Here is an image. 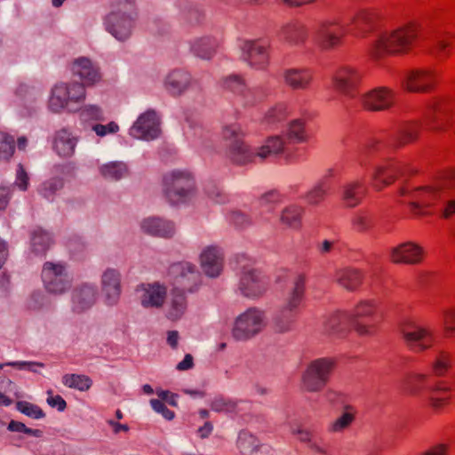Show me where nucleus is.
Returning a JSON list of instances; mask_svg holds the SVG:
<instances>
[{
  "label": "nucleus",
  "instance_id": "nucleus-47",
  "mask_svg": "<svg viewBox=\"0 0 455 455\" xmlns=\"http://www.w3.org/2000/svg\"><path fill=\"white\" fill-rule=\"evenodd\" d=\"M63 186V180L59 177H54L43 182L38 187L37 191L44 198L52 201L56 193L62 189Z\"/></svg>",
  "mask_w": 455,
  "mask_h": 455
},
{
  "label": "nucleus",
  "instance_id": "nucleus-37",
  "mask_svg": "<svg viewBox=\"0 0 455 455\" xmlns=\"http://www.w3.org/2000/svg\"><path fill=\"white\" fill-rule=\"evenodd\" d=\"M285 83L294 90H306L312 75L307 69L290 68L283 74Z\"/></svg>",
  "mask_w": 455,
  "mask_h": 455
},
{
  "label": "nucleus",
  "instance_id": "nucleus-29",
  "mask_svg": "<svg viewBox=\"0 0 455 455\" xmlns=\"http://www.w3.org/2000/svg\"><path fill=\"white\" fill-rule=\"evenodd\" d=\"M434 77L427 70L418 69L409 72L403 81L410 92H427L433 84Z\"/></svg>",
  "mask_w": 455,
  "mask_h": 455
},
{
  "label": "nucleus",
  "instance_id": "nucleus-40",
  "mask_svg": "<svg viewBox=\"0 0 455 455\" xmlns=\"http://www.w3.org/2000/svg\"><path fill=\"white\" fill-rule=\"evenodd\" d=\"M364 195V186L361 181H351L342 188V200L347 207L358 205Z\"/></svg>",
  "mask_w": 455,
  "mask_h": 455
},
{
  "label": "nucleus",
  "instance_id": "nucleus-49",
  "mask_svg": "<svg viewBox=\"0 0 455 455\" xmlns=\"http://www.w3.org/2000/svg\"><path fill=\"white\" fill-rule=\"evenodd\" d=\"M62 383L70 388L87 391L92 387V380L86 375L66 374L62 378Z\"/></svg>",
  "mask_w": 455,
  "mask_h": 455
},
{
  "label": "nucleus",
  "instance_id": "nucleus-38",
  "mask_svg": "<svg viewBox=\"0 0 455 455\" xmlns=\"http://www.w3.org/2000/svg\"><path fill=\"white\" fill-rule=\"evenodd\" d=\"M363 281V274L358 269L344 268L337 272L336 282L349 291H355Z\"/></svg>",
  "mask_w": 455,
  "mask_h": 455
},
{
  "label": "nucleus",
  "instance_id": "nucleus-54",
  "mask_svg": "<svg viewBox=\"0 0 455 455\" xmlns=\"http://www.w3.org/2000/svg\"><path fill=\"white\" fill-rule=\"evenodd\" d=\"M210 406L213 411L229 413L236 411L237 403L223 396H216L212 400Z\"/></svg>",
  "mask_w": 455,
  "mask_h": 455
},
{
  "label": "nucleus",
  "instance_id": "nucleus-57",
  "mask_svg": "<svg viewBox=\"0 0 455 455\" xmlns=\"http://www.w3.org/2000/svg\"><path fill=\"white\" fill-rule=\"evenodd\" d=\"M451 365V359L450 355L446 352H441L433 363V371L435 375L441 376L446 372Z\"/></svg>",
  "mask_w": 455,
  "mask_h": 455
},
{
  "label": "nucleus",
  "instance_id": "nucleus-63",
  "mask_svg": "<svg viewBox=\"0 0 455 455\" xmlns=\"http://www.w3.org/2000/svg\"><path fill=\"white\" fill-rule=\"evenodd\" d=\"M28 174L26 172L24 166L21 164H19L16 170V179L14 181V186H16L21 191H26L28 188Z\"/></svg>",
  "mask_w": 455,
  "mask_h": 455
},
{
  "label": "nucleus",
  "instance_id": "nucleus-28",
  "mask_svg": "<svg viewBox=\"0 0 455 455\" xmlns=\"http://www.w3.org/2000/svg\"><path fill=\"white\" fill-rule=\"evenodd\" d=\"M77 142V136L69 129L62 128L55 134L53 148L59 156L70 157L75 153Z\"/></svg>",
  "mask_w": 455,
  "mask_h": 455
},
{
  "label": "nucleus",
  "instance_id": "nucleus-45",
  "mask_svg": "<svg viewBox=\"0 0 455 455\" xmlns=\"http://www.w3.org/2000/svg\"><path fill=\"white\" fill-rule=\"evenodd\" d=\"M302 212V207L295 204L289 205L282 211L280 221L286 227L297 228L300 224Z\"/></svg>",
  "mask_w": 455,
  "mask_h": 455
},
{
  "label": "nucleus",
  "instance_id": "nucleus-26",
  "mask_svg": "<svg viewBox=\"0 0 455 455\" xmlns=\"http://www.w3.org/2000/svg\"><path fill=\"white\" fill-rule=\"evenodd\" d=\"M201 267L211 278L218 277L223 270V254L217 246H208L200 254Z\"/></svg>",
  "mask_w": 455,
  "mask_h": 455
},
{
  "label": "nucleus",
  "instance_id": "nucleus-11",
  "mask_svg": "<svg viewBox=\"0 0 455 455\" xmlns=\"http://www.w3.org/2000/svg\"><path fill=\"white\" fill-rule=\"evenodd\" d=\"M44 287L53 295H62L68 291L73 283L72 275L62 263L46 261L41 273Z\"/></svg>",
  "mask_w": 455,
  "mask_h": 455
},
{
  "label": "nucleus",
  "instance_id": "nucleus-6",
  "mask_svg": "<svg viewBox=\"0 0 455 455\" xmlns=\"http://www.w3.org/2000/svg\"><path fill=\"white\" fill-rule=\"evenodd\" d=\"M87 98L84 84L78 81L56 83L51 89L47 107L54 114L76 113Z\"/></svg>",
  "mask_w": 455,
  "mask_h": 455
},
{
  "label": "nucleus",
  "instance_id": "nucleus-4",
  "mask_svg": "<svg viewBox=\"0 0 455 455\" xmlns=\"http://www.w3.org/2000/svg\"><path fill=\"white\" fill-rule=\"evenodd\" d=\"M305 291V275L301 274L295 275L291 287L286 291L283 303L272 315L271 325L275 332L286 333L292 330Z\"/></svg>",
  "mask_w": 455,
  "mask_h": 455
},
{
  "label": "nucleus",
  "instance_id": "nucleus-39",
  "mask_svg": "<svg viewBox=\"0 0 455 455\" xmlns=\"http://www.w3.org/2000/svg\"><path fill=\"white\" fill-rule=\"evenodd\" d=\"M99 172L108 181H118L128 175L127 164L122 161H113L100 166Z\"/></svg>",
  "mask_w": 455,
  "mask_h": 455
},
{
  "label": "nucleus",
  "instance_id": "nucleus-24",
  "mask_svg": "<svg viewBox=\"0 0 455 455\" xmlns=\"http://www.w3.org/2000/svg\"><path fill=\"white\" fill-rule=\"evenodd\" d=\"M360 101L368 110L383 111L393 105L394 93L387 88L379 87L363 94Z\"/></svg>",
  "mask_w": 455,
  "mask_h": 455
},
{
  "label": "nucleus",
  "instance_id": "nucleus-59",
  "mask_svg": "<svg viewBox=\"0 0 455 455\" xmlns=\"http://www.w3.org/2000/svg\"><path fill=\"white\" fill-rule=\"evenodd\" d=\"M451 47V43L442 36H438L432 50L433 54L442 60L449 54V48Z\"/></svg>",
  "mask_w": 455,
  "mask_h": 455
},
{
  "label": "nucleus",
  "instance_id": "nucleus-13",
  "mask_svg": "<svg viewBox=\"0 0 455 455\" xmlns=\"http://www.w3.org/2000/svg\"><path fill=\"white\" fill-rule=\"evenodd\" d=\"M270 41L266 38L241 40L238 43L240 59L257 70L265 69L269 63Z\"/></svg>",
  "mask_w": 455,
  "mask_h": 455
},
{
  "label": "nucleus",
  "instance_id": "nucleus-12",
  "mask_svg": "<svg viewBox=\"0 0 455 455\" xmlns=\"http://www.w3.org/2000/svg\"><path fill=\"white\" fill-rule=\"evenodd\" d=\"M331 358L321 357L311 361L302 375L303 387L308 392H317L328 383L334 369Z\"/></svg>",
  "mask_w": 455,
  "mask_h": 455
},
{
  "label": "nucleus",
  "instance_id": "nucleus-3",
  "mask_svg": "<svg viewBox=\"0 0 455 455\" xmlns=\"http://www.w3.org/2000/svg\"><path fill=\"white\" fill-rule=\"evenodd\" d=\"M377 14L369 10H362L347 20L330 19L319 22L314 28L313 36L316 44L321 48L329 50L339 45L348 28L366 31L373 28Z\"/></svg>",
  "mask_w": 455,
  "mask_h": 455
},
{
  "label": "nucleus",
  "instance_id": "nucleus-25",
  "mask_svg": "<svg viewBox=\"0 0 455 455\" xmlns=\"http://www.w3.org/2000/svg\"><path fill=\"white\" fill-rule=\"evenodd\" d=\"M423 254V248L419 244L405 242L391 249L390 259L396 264L414 265L422 260Z\"/></svg>",
  "mask_w": 455,
  "mask_h": 455
},
{
  "label": "nucleus",
  "instance_id": "nucleus-44",
  "mask_svg": "<svg viewBox=\"0 0 455 455\" xmlns=\"http://www.w3.org/2000/svg\"><path fill=\"white\" fill-rule=\"evenodd\" d=\"M188 136L193 138L196 146L202 148H209L211 144V134L201 124L198 123H188V131L187 132Z\"/></svg>",
  "mask_w": 455,
  "mask_h": 455
},
{
  "label": "nucleus",
  "instance_id": "nucleus-51",
  "mask_svg": "<svg viewBox=\"0 0 455 455\" xmlns=\"http://www.w3.org/2000/svg\"><path fill=\"white\" fill-rule=\"evenodd\" d=\"M351 410V407H346V411L331 423L329 426V431L331 433H340L347 429L355 419V412Z\"/></svg>",
  "mask_w": 455,
  "mask_h": 455
},
{
  "label": "nucleus",
  "instance_id": "nucleus-1",
  "mask_svg": "<svg viewBox=\"0 0 455 455\" xmlns=\"http://www.w3.org/2000/svg\"><path fill=\"white\" fill-rule=\"evenodd\" d=\"M400 195L404 196L415 214H425L423 207L428 206L433 201L440 199L445 202L443 216L449 218L455 213V170L443 171L430 187L411 189L403 188Z\"/></svg>",
  "mask_w": 455,
  "mask_h": 455
},
{
  "label": "nucleus",
  "instance_id": "nucleus-19",
  "mask_svg": "<svg viewBox=\"0 0 455 455\" xmlns=\"http://www.w3.org/2000/svg\"><path fill=\"white\" fill-rule=\"evenodd\" d=\"M376 303L371 299L359 301L352 311H348L351 326L360 335L371 333L372 324L370 323L374 315Z\"/></svg>",
  "mask_w": 455,
  "mask_h": 455
},
{
  "label": "nucleus",
  "instance_id": "nucleus-23",
  "mask_svg": "<svg viewBox=\"0 0 455 455\" xmlns=\"http://www.w3.org/2000/svg\"><path fill=\"white\" fill-rule=\"evenodd\" d=\"M140 228L144 234L160 238H172L176 232L175 224L172 221L158 216L142 219Z\"/></svg>",
  "mask_w": 455,
  "mask_h": 455
},
{
  "label": "nucleus",
  "instance_id": "nucleus-33",
  "mask_svg": "<svg viewBox=\"0 0 455 455\" xmlns=\"http://www.w3.org/2000/svg\"><path fill=\"white\" fill-rule=\"evenodd\" d=\"M402 172V166L395 164L375 166L372 172L373 187L380 189L383 186L391 183L395 175Z\"/></svg>",
  "mask_w": 455,
  "mask_h": 455
},
{
  "label": "nucleus",
  "instance_id": "nucleus-60",
  "mask_svg": "<svg viewBox=\"0 0 455 455\" xmlns=\"http://www.w3.org/2000/svg\"><path fill=\"white\" fill-rule=\"evenodd\" d=\"M443 323L445 332L449 335L455 331V308L448 307L442 310Z\"/></svg>",
  "mask_w": 455,
  "mask_h": 455
},
{
  "label": "nucleus",
  "instance_id": "nucleus-34",
  "mask_svg": "<svg viewBox=\"0 0 455 455\" xmlns=\"http://www.w3.org/2000/svg\"><path fill=\"white\" fill-rule=\"evenodd\" d=\"M427 108L428 113L426 114V118L427 121L435 123L433 124H429V129L435 132L444 130L446 123L448 124L449 120H443L442 116H446V114L449 111L447 103L443 101H433Z\"/></svg>",
  "mask_w": 455,
  "mask_h": 455
},
{
  "label": "nucleus",
  "instance_id": "nucleus-64",
  "mask_svg": "<svg viewBox=\"0 0 455 455\" xmlns=\"http://www.w3.org/2000/svg\"><path fill=\"white\" fill-rule=\"evenodd\" d=\"M150 404L152 409L156 412L161 414L165 419L172 420L174 418V412L169 410L162 401L158 399H151Z\"/></svg>",
  "mask_w": 455,
  "mask_h": 455
},
{
  "label": "nucleus",
  "instance_id": "nucleus-32",
  "mask_svg": "<svg viewBox=\"0 0 455 455\" xmlns=\"http://www.w3.org/2000/svg\"><path fill=\"white\" fill-rule=\"evenodd\" d=\"M423 124L419 121L405 124L392 135L389 143L393 147H401L414 141Z\"/></svg>",
  "mask_w": 455,
  "mask_h": 455
},
{
  "label": "nucleus",
  "instance_id": "nucleus-43",
  "mask_svg": "<svg viewBox=\"0 0 455 455\" xmlns=\"http://www.w3.org/2000/svg\"><path fill=\"white\" fill-rule=\"evenodd\" d=\"M76 113L78 114L79 120L84 124L105 120L104 111L98 104L84 103L79 105V109Z\"/></svg>",
  "mask_w": 455,
  "mask_h": 455
},
{
  "label": "nucleus",
  "instance_id": "nucleus-58",
  "mask_svg": "<svg viewBox=\"0 0 455 455\" xmlns=\"http://www.w3.org/2000/svg\"><path fill=\"white\" fill-rule=\"evenodd\" d=\"M287 136L291 141L301 142L305 140L304 124L300 120L292 121L288 127Z\"/></svg>",
  "mask_w": 455,
  "mask_h": 455
},
{
  "label": "nucleus",
  "instance_id": "nucleus-9",
  "mask_svg": "<svg viewBox=\"0 0 455 455\" xmlns=\"http://www.w3.org/2000/svg\"><path fill=\"white\" fill-rule=\"evenodd\" d=\"M269 286V278L260 269L248 264L241 267L236 284L238 294L257 300L265 296Z\"/></svg>",
  "mask_w": 455,
  "mask_h": 455
},
{
  "label": "nucleus",
  "instance_id": "nucleus-31",
  "mask_svg": "<svg viewBox=\"0 0 455 455\" xmlns=\"http://www.w3.org/2000/svg\"><path fill=\"white\" fill-rule=\"evenodd\" d=\"M279 36L290 46H299L305 42L307 32L303 24L291 21L282 27Z\"/></svg>",
  "mask_w": 455,
  "mask_h": 455
},
{
  "label": "nucleus",
  "instance_id": "nucleus-41",
  "mask_svg": "<svg viewBox=\"0 0 455 455\" xmlns=\"http://www.w3.org/2000/svg\"><path fill=\"white\" fill-rule=\"evenodd\" d=\"M217 45L216 39L204 36L195 39L190 49L196 56L204 60H210L213 56Z\"/></svg>",
  "mask_w": 455,
  "mask_h": 455
},
{
  "label": "nucleus",
  "instance_id": "nucleus-52",
  "mask_svg": "<svg viewBox=\"0 0 455 455\" xmlns=\"http://www.w3.org/2000/svg\"><path fill=\"white\" fill-rule=\"evenodd\" d=\"M15 151L14 138L0 132V162L9 161Z\"/></svg>",
  "mask_w": 455,
  "mask_h": 455
},
{
  "label": "nucleus",
  "instance_id": "nucleus-17",
  "mask_svg": "<svg viewBox=\"0 0 455 455\" xmlns=\"http://www.w3.org/2000/svg\"><path fill=\"white\" fill-rule=\"evenodd\" d=\"M160 120L155 110L142 113L130 128L129 134L134 139L153 140L160 135Z\"/></svg>",
  "mask_w": 455,
  "mask_h": 455
},
{
  "label": "nucleus",
  "instance_id": "nucleus-22",
  "mask_svg": "<svg viewBox=\"0 0 455 455\" xmlns=\"http://www.w3.org/2000/svg\"><path fill=\"white\" fill-rule=\"evenodd\" d=\"M71 73L80 80L79 84H84V87L93 86L101 79L99 67L86 57H79L73 60Z\"/></svg>",
  "mask_w": 455,
  "mask_h": 455
},
{
  "label": "nucleus",
  "instance_id": "nucleus-56",
  "mask_svg": "<svg viewBox=\"0 0 455 455\" xmlns=\"http://www.w3.org/2000/svg\"><path fill=\"white\" fill-rule=\"evenodd\" d=\"M203 18V12L196 6L187 5L182 9L181 19L188 25H197L202 21Z\"/></svg>",
  "mask_w": 455,
  "mask_h": 455
},
{
  "label": "nucleus",
  "instance_id": "nucleus-7",
  "mask_svg": "<svg viewBox=\"0 0 455 455\" xmlns=\"http://www.w3.org/2000/svg\"><path fill=\"white\" fill-rule=\"evenodd\" d=\"M417 36L416 28L409 25L390 32H382L374 39L371 52L374 58L385 54L400 53L406 52Z\"/></svg>",
  "mask_w": 455,
  "mask_h": 455
},
{
  "label": "nucleus",
  "instance_id": "nucleus-2",
  "mask_svg": "<svg viewBox=\"0 0 455 455\" xmlns=\"http://www.w3.org/2000/svg\"><path fill=\"white\" fill-rule=\"evenodd\" d=\"M226 142L227 156L235 164L245 165L255 158L264 161L283 152L284 143L279 136L270 137L256 152L251 151L243 140V132L237 124L226 125L222 130Z\"/></svg>",
  "mask_w": 455,
  "mask_h": 455
},
{
  "label": "nucleus",
  "instance_id": "nucleus-5",
  "mask_svg": "<svg viewBox=\"0 0 455 455\" xmlns=\"http://www.w3.org/2000/svg\"><path fill=\"white\" fill-rule=\"evenodd\" d=\"M111 11L104 19L106 30L117 41H127L138 19L135 0H110Z\"/></svg>",
  "mask_w": 455,
  "mask_h": 455
},
{
  "label": "nucleus",
  "instance_id": "nucleus-18",
  "mask_svg": "<svg viewBox=\"0 0 455 455\" xmlns=\"http://www.w3.org/2000/svg\"><path fill=\"white\" fill-rule=\"evenodd\" d=\"M100 289L104 304L116 306L122 294V274L114 267H108L101 275Z\"/></svg>",
  "mask_w": 455,
  "mask_h": 455
},
{
  "label": "nucleus",
  "instance_id": "nucleus-14",
  "mask_svg": "<svg viewBox=\"0 0 455 455\" xmlns=\"http://www.w3.org/2000/svg\"><path fill=\"white\" fill-rule=\"evenodd\" d=\"M172 276V290L183 294L196 291L201 283L202 276L196 267L189 262H179L170 268Z\"/></svg>",
  "mask_w": 455,
  "mask_h": 455
},
{
  "label": "nucleus",
  "instance_id": "nucleus-16",
  "mask_svg": "<svg viewBox=\"0 0 455 455\" xmlns=\"http://www.w3.org/2000/svg\"><path fill=\"white\" fill-rule=\"evenodd\" d=\"M400 332L406 346L414 352L431 347L434 341L432 331L412 320L404 321L400 326Z\"/></svg>",
  "mask_w": 455,
  "mask_h": 455
},
{
  "label": "nucleus",
  "instance_id": "nucleus-27",
  "mask_svg": "<svg viewBox=\"0 0 455 455\" xmlns=\"http://www.w3.org/2000/svg\"><path fill=\"white\" fill-rule=\"evenodd\" d=\"M164 87L172 95H180L190 87H198L197 82L183 69L171 71L164 79Z\"/></svg>",
  "mask_w": 455,
  "mask_h": 455
},
{
  "label": "nucleus",
  "instance_id": "nucleus-35",
  "mask_svg": "<svg viewBox=\"0 0 455 455\" xmlns=\"http://www.w3.org/2000/svg\"><path fill=\"white\" fill-rule=\"evenodd\" d=\"M53 243L52 235L42 228H35L30 232V250L36 255H44Z\"/></svg>",
  "mask_w": 455,
  "mask_h": 455
},
{
  "label": "nucleus",
  "instance_id": "nucleus-42",
  "mask_svg": "<svg viewBox=\"0 0 455 455\" xmlns=\"http://www.w3.org/2000/svg\"><path fill=\"white\" fill-rule=\"evenodd\" d=\"M187 310V299L185 294L181 292H175L172 291L171 299L169 301L166 316L172 321L180 319Z\"/></svg>",
  "mask_w": 455,
  "mask_h": 455
},
{
  "label": "nucleus",
  "instance_id": "nucleus-21",
  "mask_svg": "<svg viewBox=\"0 0 455 455\" xmlns=\"http://www.w3.org/2000/svg\"><path fill=\"white\" fill-rule=\"evenodd\" d=\"M362 77V74L355 68L343 66L333 75V85L336 91L343 95L354 98L355 88Z\"/></svg>",
  "mask_w": 455,
  "mask_h": 455
},
{
  "label": "nucleus",
  "instance_id": "nucleus-53",
  "mask_svg": "<svg viewBox=\"0 0 455 455\" xmlns=\"http://www.w3.org/2000/svg\"><path fill=\"white\" fill-rule=\"evenodd\" d=\"M351 222L356 231L364 232L372 227L374 219L367 212H359L353 215Z\"/></svg>",
  "mask_w": 455,
  "mask_h": 455
},
{
  "label": "nucleus",
  "instance_id": "nucleus-48",
  "mask_svg": "<svg viewBox=\"0 0 455 455\" xmlns=\"http://www.w3.org/2000/svg\"><path fill=\"white\" fill-rule=\"evenodd\" d=\"M408 388L411 393H418L422 389L427 390H434V389H441L439 387H435L432 382L430 378L423 374H412L407 379Z\"/></svg>",
  "mask_w": 455,
  "mask_h": 455
},
{
  "label": "nucleus",
  "instance_id": "nucleus-62",
  "mask_svg": "<svg viewBox=\"0 0 455 455\" xmlns=\"http://www.w3.org/2000/svg\"><path fill=\"white\" fill-rule=\"evenodd\" d=\"M49 299L41 291H34L28 301L29 308L33 310H39L48 307Z\"/></svg>",
  "mask_w": 455,
  "mask_h": 455
},
{
  "label": "nucleus",
  "instance_id": "nucleus-10",
  "mask_svg": "<svg viewBox=\"0 0 455 455\" xmlns=\"http://www.w3.org/2000/svg\"><path fill=\"white\" fill-rule=\"evenodd\" d=\"M267 324L266 311L251 307L235 319L232 337L237 341H247L259 334Z\"/></svg>",
  "mask_w": 455,
  "mask_h": 455
},
{
  "label": "nucleus",
  "instance_id": "nucleus-15",
  "mask_svg": "<svg viewBox=\"0 0 455 455\" xmlns=\"http://www.w3.org/2000/svg\"><path fill=\"white\" fill-rule=\"evenodd\" d=\"M221 87L235 96L236 104L243 108L254 106L264 95L258 87H248L243 78L238 75H229L221 79Z\"/></svg>",
  "mask_w": 455,
  "mask_h": 455
},
{
  "label": "nucleus",
  "instance_id": "nucleus-50",
  "mask_svg": "<svg viewBox=\"0 0 455 455\" xmlns=\"http://www.w3.org/2000/svg\"><path fill=\"white\" fill-rule=\"evenodd\" d=\"M328 190L327 181L322 179L306 194L305 199L309 204H318L324 199Z\"/></svg>",
  "mask_w": 455,
  "mask_h": 455
},
{
  "label": "nucleus",
  "instance_id": "nucleus-61",
  "mask_svg": "<svg viewBox=\"0 0 455 455\" xmlns=\"http://www.w3.org/2000/svg\"><path fill=\"white\" fill-rule=\"evenodd\" d=\"M92 130L99 137H105L108 134H115L119 131V126L116 122H109L107 124H95L92 125Z\"/></svg>",
  "mask_w": 455,
  "mask_h": 455
},
{
  "label": "nucleus",
  "instance_id": "nucleus-55",
  "mask_svg": "<svg viewBox=\"0 0 455 455\" xmlns=\"http://www.w3.org/2000/svg\"><path fill=\"white\" fill-rule=\"evenodd\" d=\"M16 409L20 413L34 419H40L45 417V413L43 410L36 404L26 402V401H19L16 403Z\"/></svg>",
  "mask_w": 455,
  "mask_h": 455
},
{
  "label": "nucleus",
  "instance_id": "nucleus-30",
  "mask_svg": "<svg viewBox=\"0 0 455 455\" xmlns=\"http://www.w3.org/2000/svg\"><path fill=\"white\" fill-rule=\"evenodd\" d=\"M140 302L144 307H160L166 298V288L159 283L142 284Z\"/></svg>",
  "mask_w": 455,
  "mask_h": 455
},
{
  "label": "nucleus",
  "instance_id": "nucleus-36",
  "mask_svg": "<svg viewBox=\"0 0 455 455\" xmlns=\"http://www.w3.org/2000/svg\"><path fill=\"white\" fill-rule=\"evenodd\" d=\"M351 326L348 311H338L331 314L324 323V331L330 335L341 336Z\"/></svg>",
  "mask_w": 455,
  "mask_h": 455
},
{
  "label": "nucleus",
  "instance_id": "nucleus-8",
  "mask_svg": "<svg viewBox=\"0 0 455 455\" xmlns=\"http://www.w3.org/2000/svg\"><path fill=\"white\" fill-rule=\"evenodd\" d=\"M164 192L172 205L188 203L195 195V180L187 170H173L164 176Z\"/></svg>",
  "mask_w": 455,
  "mask_h": 455
},
{
  "label": "nucleus",
  "instance_id": "nucleus-20",
  "mask_svg": "<svg viewBox=\"0 0 455 455\" xmlns=\"http://www.w3.org/2000/svg\"><path fill=\"white\" fill-rule=\"evenodd\" d=\"M98 298V287L92 283L77 284L71 292V310L81 314L90 309Z\"/></svg>",
  "mask_w": 455,
  "mask_h": 455
},
{
  "label": "nucleus",
  "instance_id": "nucleus-46",
  "mask_svg": "<svg viewBox=\"0 0 455 455\" xmlns=\"http://www.w3.org/2000/svg\"><path fill=\"white\" fill-rule=\"evenodd\" d=\"M286 106L283 103L269 108L262 118V124L266 127H274L283 122L287 116Z\"/></svg>",
  "mask_w": 455,
  "mask_h": 455
}]
</instances>
